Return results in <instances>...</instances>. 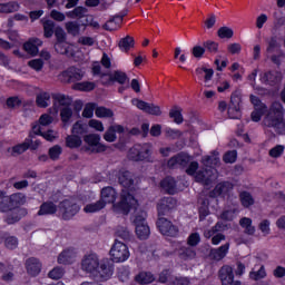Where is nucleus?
<instances>
[{"label": "nucleus", "mask_w": 285, "mask_h": 285, "mask_svg": "<svg viewBox=\"0 0 285 285\" xmlns=\"http://www.w3.org/2000/svg\"><path fill=\"white\" fill-rule=\"evenodd\" d=\"M136 179L135 174L128 170L122 169L118 171V184H120L124 189L120 196V202L117 205H114V207H116L117 210H120L122 215H128L132 208H137V199L130 194L135 190Z\"/></svg>", "instance_id": "obj_1"}, {"label": "nucleus", "mask_w": 285, "mask_h": 285, "mask_svg": "<svg viewBox=\"0 0 285 285\" xmlns=\"http://www.w3.org/2000/svg\"><path fill=\"white\" fill-rule=\"evenodd\" d=\"M264 126L273 128L277 135L285 134L284 106L281 102H273L268 114L263 119Z\"/></svg>", "instance_id": "obj_2"}, {"label": "nucleus", "mask_w": 285, "mask_h": 285, "mask_svg": "<svg viewBox=\"0 0 285 285\" xmlns=\"http://www.w3.org/2000/svg\"><path fill=\"white\" fill-rule=\"evenodd\" d=\"M58 210L61 219L68 222L81 210V207L77 204L76 199L68 198L59 203Z\"/></svg>", "instance_id": "obj_3"}, {"label": "nucleus", "mask_w": 285, "mask_h": 285, "mask_svg": "<svg viewBox=\"0 0 285 285\" xmlns=\"http://www.w3.org/2000/svg\"><path fill=\"white\" fill-rule=\"evenodd\" d=\"M153 147L149 144L135 145L129 149L128 158L131 161H150Z\"/></svg>", "instance_id": "obj_4"}, {"label": "nucleus", "mask_w": 285, "mask_h": 285, "mask_svg": "<svg viewBox=\"0 0 285 285\" xmlns=\"http://www.w3.org/2000/svg\"><path fill=\"white\" fill-rule=\"evenodd\" d=\"M115 273V264L110 258H102L98 263V267L96 269V274L94 277L98 279V282H108L112 274Z\"/></svg>", "instance_id": "obj_5"}, {"label": "nucleus", "mask_w": 285, "mask_h": 285, "mask_svg": "<svg viewBox=\"0 0 285 285\" xmlns=\"http://www.w3.org/2000/svg\"><path fill=\"white\" fill-rule=\"evenodd\" d=\"M110 256L111 261L116 264L127 262V259L130 257V250H128V245L121 243V240L119 239H116L115 244L110 249Z\"/></svg>", "instance_id": "obj_6"}, {"label": "nucleus", "mask_w": 285, "mask_h": 285, "mask_svg": "<svg viewBox=\"0 0 285 285\" xmlns=\"http://www.w3.org/2000/svg\"><path fill=\"white\" fill-rule=\"evenodd\" d=\"M171 246L174 248V252H176L177 256L179 257V259H183L184 262H188L197 257V252L189 245H184V243L181 242H174Z\"/></svg>", "instance_id": "obj_7"}, {"label": "nucleus", "mask_w": 285, "mask_h": 285, "mask_svg": "<svg viewBox=\"0 0 285 285\" xmlns=\"http://www.w3.org/2000/svg\"><path fill=\"white\" fill-rule=\"evenodd\" d=\"M156 224L161 235H166L167 237H177L179 235V228L164 216H158Z\"/></svg>", "instance_id": "obj_8"}, {"label": "nucleus", "mask_w": 285, "mask_h": 285, "mask_svg": "<svg viewBox=\"0 0 285 285\" xmlns=\"http://www.w3.org/2000/svg\"><path fill=\"white\" fill-rule=\"evenodd\" d=\"M58 77L62 83H75L83 79V71L77 67H69L67 70L62 71Z\"/></svg>", "instance_id": "obj_9"}, {"label": "nucleus", "mask_w": 285, "mask_h": 285, "mask_svg": "<svg viewBox=\"0 0 285 285\" xmlns=\"http://www.w3.org/2000/svg\"><path fill=\"white\" fill-rule=\"evenodd\" d=\"M218 277L222 285H242L240 281H235V272L230 265H224L218 271Z\"/></svg>", "instance_id": "obj_10"}, {"label": "nucleus", "mask_w": 285, "mask_h": 285, "mask_svg": "<svg viewBox=\"0 0 285 285\" xmlns=\"http://www.w3.org/2000/svg\"><path fill=\"white\" fill-rule=\"evenodd\" d=\"M175 208H177V199L173 198V196L163 197L157 203L158 217L168 215V213L175 210Z\"/></svg>", "instance_id": "obj_11"}, {"label": "nucleus", "mask_w": 285, "mask_h": 285, "mask_svg": "<svg viewBox=\"0 0 285 285\" xmlns=\"http://www.w3.org/2000/svg\"><path fill=\"white\" fill-rule=\"evenodd\" d=\"M283 79H284V73H282V71H278L275 69L268 70V71L264 72L263 75H261V81L265 86H279V83H282Z\"/></svg>", "instance_id": "obj_12"}, {"label": "nucleus", "mask_w": 285, "mask_h": 285, "mask_svg": "<svg viewBox=\"0 0 285 285\" xmlns=\"http://www.w3.org/2000/svg\"><path fill=\"white\" fill-rule=\"evenodd\" d=\"M6 213L7 215L4 216V223L8 224L9 226H12V224L21 222V218L28 215V210L21 207H12Z\"/></svg>", "instance_id": "obj_13"}, {"label": "nucleus", "mask_w": 285, "mask_h": 285, "mask_svg": "<svg viewBox=\"0 0 285 285\" xmlns=\"http://www.w3.org/2000/svg\"><path fill=\"white\" fill-rule=\"evenodd\" d=\"M240 105H242V94L236 90L230 96V104L228 107V115L230 119H239Z\"/></svg>", "instance_id": "obj_14"}, {"label": "nucleus", "mask_w": 285, "mask_h": 285, "mask_svg": "<svg viewBox=\"0 0 285 285\" xmlns=\"http://www.w3.org/2000/svg\"><path fill=\"white\" fill-rule=\"evenodd\" d=\"M99 256L96 254L85 256L81 263L82 271L95 276L97 268L99 267Z\"/></svg>", "instance_id": "obj_15"}, {"label": "nucleus", "mask_w": 285, "mask_h": 285, "mask_svg": "<svg viewBox=\"0 0 285 285\" xmlns=\"http://www.w3.org/2000/svg\"><path fill=\"white\" fill-rule=\"evenodd\" d=\"M190 164V156L186 153H179L176 156L171 157L167 161V167L175 169V168H186Z\"/></svg>", "instance_id": "obj_16"}, {"label": "nucleus", "mask_w": 285, "mask_h": 285, "mask_svg": "<svg viewBox=\"0 0 285 285\" xmlns=\"http://www.w3.org/2000/svg\"><path fill=\"white\" fill-rule=\"evenodd\" d=\"M131 104L134 106H137L139 110H142L144 112H147L148 115H155L156 117H159L161 115V108L159 106H156L154 104H148L140 99H132Z\"/></svg>", "instance_id": "obj_17"}, {"label": "nucleus", "mask_w": 285, "mask_h": 285, "mask_svg": "<svg viewBox=\"0 0 285 285\" xmlns=\"http://www.w3.org/2000/svg\"><path fill=\"white\" fill-rule=\"evenodd\" d=\"M234 187L230 181L218 183L214 190L209 193V197H226V195H230Z\"/></svg>", "instance_id": "obj_18"}, {"label": "nucleus", "mask_w": 285, "mask_h": 285, "mask_svg": "<svg viewBox=\"0 0 285 285\" xmlns=\"http://www.w3.org/2000/svg\"><path fill=\"white\" fill-rule=\"evenodd\" d=\"M85 144L95 147L96 153H106V145L99 142L101 141V136L99 134H89L83 137Z\"/></svg>", "instance_id": "obj_19"}, {"label": "nucleus", "mask_w": 285, "mask_h": 285, "mask_svg": "<svg viewBox=\"0 0 285 285\" xmlns=\"http://www.w3.org/2000/svg\"><path fill=\"white\" fill-rule=\"evenodd\" d=\"M230 248V243H226L218 248H212L209 250V259L214 262H222L226 255H228V250Z\"/></svg>", "instance_id": "obj_20"}, {"label": "nucleus", "mask_w": 285, "mask_h": 285, "mask_svg": "<svg viewBox=\"0 0 285 285\" xmlns=\"http://www.w3.org/2000/svg\"><path fill=\"white\" fill-rule=\"evenodd\" d=\"M215 169H204L198 170L196 173L195 179L198 184H203V186H210L215 177L213 176Z\"/></svg>", "instance_id": "obj_21"}, {"label": "nucleus", "mask_w": 285, "mask_h": 285, "mask_svg": "<svg viewBox=\"0 0 285 285\" xmlns=\"http://www.w3.org/2000/svg\"><path fill=\"white\" fill-rule=\"evenodd\" d=\"M125 128L121 125H111L108 127L106 132L104 134L105 141H108L109 144H112L114 141H117V132L118 135L124 134Z\"/></svg>", "instance_id": "obj_22"}, {"label": "nucleus", "mask_w": 285, "mask_h": 285, "mask_svg": "<svg viewBox=\"0 0 285 285\" xmlns=\"http://www.w3.org/2000/svg\"><path fill=\"white\" fill-rule=\"evenodd\" d=\"M39 46H43V41L39 38H30L27 42L23 43V50L31 55L32 57H37L39 55Z\"/></svg>", "instance_id": "obj_23"}, {"label": "nucleus", "mask_w": 285, "mask_h": 285, "mask_svg": "<svg viewBox=\"0 0 285 285\" xmlns=\"http://www.w3.org/2000/svg\"><path fill=\"white\" fill-rule=\"evenodd\" d=\"M59 210V206L55 204L52 200H47L40 205V208L38 210V216H50V215H57V212Z\"/></svg>", "instance_id": "obj_24"}, {"label": "nucleus", "mask_w": 285, "mask_h": 285, "mask_svg": "<svg viewBox=\"0 0 285 285\" xmlns=\"http://www.w3.org/2000/svg\"><path fill=\"white\" fill-rule=\"evenodd\" d=\"M100 195V200L104 202V206H106V204H115V202H117V190L112 187H104Z\"/></svg>", "instance_id": "obj_25"}, {"label": "nucleus", "mask_w": 285, "mask_h": 285, "mask_svg": "<svg viewBox=\"0 0 285 285\" xmlns=\"http://www.w3.org/2000/svg\"><path fill=\"white\" fill-rule=\"evenodd\" d=\"M128 14V12L122 11L120 14H116L110 18L104 26V30L112 32V30H117V27L124 21V18Z\"/></svg>", "instance_id": "obj_26"}, {"label": "nucleus", "mask_w": 285, "mask_h": 285, "mask_svg": "<svg viewBox=\"0 0 285 285\" xmlns=\"http://www.w3.org/2000/svg\"><path fill=\"white\" fill-rule=\"evenodd\" d=\"M26 268L29 275L37 277V275L41 273V263L35 257L28 258L26 262Z\"/></svg>", "instance_id": "obj_27"}, {"label": "nucleus", "mask_w": 285, "mask_h": 285, "mask_svg": "<svg viewBox=\"0 0 285 285\" xmlns=\"http://www.w3.org/2000/svg\"><path fill=\"white\" fill-rule=\"evenodd\" d=\"M220 163L219 151L213 150L210 155L203 156L202 164L206 166V168H213L214 166H218Z\"/></svg>", "instance_id": "obj_28"}, {"label": "nucleus", "mask_w": 285, "mask_h": 285, "mask_svg": "<svg viewBox=\"0 0 285 285\" xmlns=\"http://www.w3.org/2000/svg\"><path fill=\"white\" fill-rule=\"evenodd\" d=\"M77 257V253H75V249H65L61 254L58 256V264H72L75 263V259Z\"/></svg>", "instance_id": "obj_29"}, {"label": "nucleus", "mask_w": 285, "mask_h": 285, "mask_svg": "<svg viewBox=\"0 0 285 285\" xmlns=\"http://www.w3.org/2000/svg\"><path fill=\"white\" fill-rule=\"evenodd\" d=\"M55 50L58 55H66V57H75V50L67 41L56 42Z\"/></svg>", "instance_id": "obj_30"}, {"label": "nucleus", "mask_w": 285, "mask_h": 285, "mask_svg": "<svg viewBox=\"0 0 285 285\" xmlns=\"http://www.w3.org/2000/svg\"><path fill=\"white\" fill-rule=\"evenodd\" d=\"M160 186L168 195H175L177 193V183L173 177H166L161 180Z\"/></svg>", "instance_id": "obj_31"}, {"label": "nucleus", "mask_w": 285, "mask_h": 285, "mask_svg": "<svg viewBox=\"0 0 285 285\" xmlns=\"http://www.w3.org/2000/svg\"><path fill=\"white\" fill-rule=\"evenodd\" d=\"M137 284L146 285L155 282V275L150 272H140L135 276Z\"/></svg>", "instance_id": "obj_32"}, {"label": "nucleus", "mask_w": 285, "mask_h": 285, "mask_svg": "<svg viewBox=\"0 0 285 285\" xmlns=\"http://www.w3.org/2000/svg\"><path fill=\"white\" fill-rule=\"evenodd\" d=\"M240 228H244L245 235H255V226H253V219L248 217H243L239 220Z\"/></svg>", "instance_id": "obj_33"}, {"label": "nucleus", "mask_w": 285, "mask_h": 285, "mask_svg": "<svg viewBox=\"0 0 285 285\" xmlns=\"http://www.w3.org/2000/svg\"><path fill=\"white\" fill-rule=\"evenodd\" d=\"M51 97L55 104H59V106H65V108H69V106L72 105V98L63 94H52Z\"/></svg>", "instance_id": "obj_34"}, {"label": "nucleus", "mask_w": 285, "mask_h": 285, "mask_svg": "<svg viewBox=\"0 0 285 285\" xmlns=\"http://www.w3.org/2000/svg\"><path fill=\"white\" fill-rule=\"evenodd\" d=\"M19 2L17 1H11L7 3H0V12L4 14H10L12 12H19Z\"/></svg>", "instance_id": "obj_35"}, {"label": "nucleus", "mask_w": 285, "mask_h": 285, "mask_svg": "<svg viewBox=\"0 0 285 285\" xmlns=\"http://www.w3.org/2000/svg\"><path fill=\"white\" fill-rule=\"evenodd\" d=\"M9 202L11 204V208H20V206L26 204V196L21 193H17L9 196Z\"/></svg>", "instance_id": "obj_36"}, {"label": "nucleus", "mask_w": 285, "mask_h": 285, "mask_svg": "<svg viewBox=\"0 0 285 285\" xmlns=\"http://www.w3.org/2000/svg\"><path fill=\"white\" fill-rule=\"evenodd\" d=\"M109 81H116L117 83H120V86H124V83L128 81V75L121 70H116L109 75Z\"/></svg>", "instance_id": "obj_37"}, {"label": "nucleus", "mask_w": 285, "mask_h": 285, "mask_svg": "<svg viewBox=\"0 0 285 285\" xmlns=\"http://www.w3.org/2000/svg\"><path fill=\"white\" fill-rule=\"evenodd\" d=\"M10 208H12L10 196L6 195V191L0 190V213H8Z\"/></svg>", "instance_id": "obj_38"}, {"label": "nucleus", "mask_w": 285, "mask_h": 285, "mask_svg": "<svg viewBox=\"0 0 285 285\" xmlns=\"http://www.w3.org/2000/svg\"><path fill=\"white\" fill-rule=\"evenodd\" d=\"M118 46L122 52H128L130 48L135 47V38L126 36L125 38L120 39Z\"/></svg>", "instance_id": "obj_39"}, {"label": "nucleus", "mask_w": 285, "mask_h": 285, "mask_svg": "<svg viewBox=\"0 0 285 285\" xmlns=\"http://www.w3.org/2000/svg\"><path fill=\"white\" fill-rule=\"evenodd\" d=\"M4 246L9 250H14L19 246V238L17 236H10L9 234H3Z\"/></svg>", "instance_id": "obj_40"}, {"label": "nucleus", "mask_w": 285, "mask_h": 285, "mask_svg": "<svg viewBox=\"0 0 285 285\" xmlns=\"http://www.w3.org/2000/svg\"><path fill=\"white\" fill-rule=\"evenodd\" d=\"M88 14V9L86 7H76L72 11L67 13L70 19H83Z\"/></svg>", "instance_id": "obj_41"}, {"label": "nucleus", "mask_w": 285, "mask_h": 285, "mask_svg": "<svg viewBox=\"0 0 285 285\" xmlns=\"http://www.w3.org/2000/svg\"><path fill=\"white\" fill-rule=\"evenodd\" d=\"M136 235L140 239H148L150 237V227L148 223L136 226Z\"/></svg>", "instance_id": "obj_42"}, {"label": "nucleus", "mask_w": 285, "mask_h": 285, "mask_svg": "<svg viewBox=\"0 0 285 285\" xmlns=\"http://www.w3.org/2000/svg\"><path fill=\"white\" fill-rule=\"evenodd\" d=\"M39 108H48L50 106V95L48 92H40L36 98Z\"/></svg>", "instance_id": "obj_43"}, {"label": "nucleus", "mask_w": 285, "mask_h": 285, "mask_svg": "<svg viewBox=\"0 0 285 285\" xmlns=\"http://www.w3.org/2000/svg\"><path fill=\"white\" fill-rule=\"evenodd\" d=\"M239 199L244 208H250V206L255 204V198H253V195L248 191H242L239 194Z\"/></svg>", "instance_id": "obj_44"}, {"label": "nucleus", "mask_w": 285, "mask_h": 285, "mask_svg": "<svg viewBox=\"0 0 285 285\" xmlns=\"http://www.w3.org/2000/svg\"><path fill=\"white\" fill-rule=\"evenodd\" d=\"M82 144L81 137L72 134L66 137L67 148H79Z\"/></svg>", "instance_id": "obj_45"}, {"label": "nucleus", "mask_w": 285, "mask_h": 285, "mask_svg": "<svg viewBox=\"0 0 285 285\" xmlns=\"http://www.w3.org/2000/svg\"><path fill=\"white\" fill-rule=\"evenodd\" d=\"M169 117L170 119L174 120L175 124H184V116L181 115V108L175 106L173 109L169 111Z\"/></svg>", "instance_id": "obj_46"}, {"label": "nucleus", "mask_w": 285, "mask_h": 285, "mask_svg": "<svg viewBox=\"0 0 285 285\" xmlns=\"http://www.w3.org/2000/svg\"><path fill=\"white\" fill-rule=\"evenodd\" d=\"M106 208V205H104V202L100 199L96 203H91L85 206L83 210L86 213H99V210H104Z\"/></svg>", "instance_id": "obj_47"}, {"label": "nucleus", "mask_w": 285, "mask_h": 285, "mask_svg": "<svg viewBox=\"0 0 285 285\" xmlns=\"http://www.w3.org/2000/svg\"><path fill=\"white\" fill-rule=\"evenodd\" d=\"M95 114L99 119L115 117V112L106 107H97Z\"/></svg>", "instance_id": "obj_48"}, {"label": "nucleus", "mask_w": 285, "mask_h": 285, "mask_svg": "<svg viewBox=\"0 0 285 285\" xmlns=\"http://www.w3.org/2000/svg\"><path fill=\"white\" fill-rule=\"evenodd\" d=\"M55 21L47 20L43 22V35L46 39H50L55 35Z\"/></svg>", "instance_id": "obj_49"}, {"label": "nucleus", "mask_w": 285, "mask_h": 285, "mask_svg": "<svg viewBox=\"0 0 285 285\" xmlns=\"http://www.w3.org/2000/svg\"><path fill=\"white\" fill-rule=\"evenodd\" d=\"M60 117H61L62 124H65V126H68V124H70V119H72V108L63 107L60 110Z\"/></svg>", "instance_id": "obj_50"}, {"label": "nucleus", "mask_w": 285, "mask_h": 285, "mask_svg": "<svg viewBox=\"0 0 285 285\" xmlns=\"http://www.w3.org/2000/svg\"><path fill=\"white\" fill-rule=\"evenodd\" d=\"M264 277H266V268L264 265H262L258 271H252L249 273V278L254 282H259V279H264Z\"/></svg>", "instance_id": "obj_51"}, {"label": "nucleus", "mask_w": 285, "mask_h": 285, "mask_svg": "<svg viewBox=\"0 0 285 285\" xmlns=\"http://www.w3.org/2000/svg\"><path fill=\"white\" fill-rule=\"evenodd\" d=\"M205 72V83H208L210 81V79H213V75H215V71L213 69H208L206 67L203 68H197L196 69V75H198V77H202V75H204Z\"/></svg>", "instance_id": "obj_52"}, {"label": "nucleus", "mask_w": 285, "mask_h": 285, "mask_svg": "<svg viewBox=\"0 0 285 285\" xmlns=\"http://www.w3.org/2000/svg\"><path fill=\"white\" fill-rule=\"evenodd\" d=\"M235 32L229 27H220L217 31L219 39H233Z\"/></svg>", "instance_id": "obj_53"}, {"label": "nucleus", "mask_w": 285, "mask_h": 285, "mask_svg": "<svg viewBox=\"0 0 285 285\" xmlns=\"http://www.w3.org/2000/svg\"><path fill=\"white\" fill-rule=\"evenodd\" d=\"M116 237L122 239L124 242H130V230L127 227H118L116 230Z\"/></svg>", "instance_id": "obj_54"}, {"label": "nucleus", "mask_w": 285, "mask_h": 285, "mask_svg": "<svg viewBox=\"0 0 285 285\" xmlns=\"http://www.w3.org/2000/svg\"><path fill=\"white\" fill-rule=\"evenodd\" d=\"M66 30L68 35H72V37H78L80 32V24L77 22H67Z\"/></svg>", "instance_id": "obj_55"}, {"label": "nucleus", "mask_w": 285, "mask_h": 285, "mask_svg": "<svg viewBox=\"0 0 285 285\" xmlns=\"http://www.w3.org/2000/svg\"><path fill=\"white\" fill-rule=\"evenodd\" d=\"M173 275L170 273V269H164L160 274H159V278H158V282L160 284H166V283H169L171 285L173 283Z\"/></svg>", "instance_id": "obj_56"}, {"label": "nucleus", "mask_w": 285, "mask_h": 285, "mask_svg": "<svg viewBox=\"0 0 285 285\" xmlns=\"http://www.w3.org/2000/svg\"><path fill=\"white\" fill-rule=\"evenodd\" d=\"M63 153V149L61 146L56 145L49 149V157L52 159V161H57L59 157H61V154Z\"/></svg>", "instance_id": "obj_57"}, {"label": "nucleus", "mask_w": 285, "mask_h": 285, "mask_svg": "<svg viewBox=\"0 0 285 285\" xmlns=\"http://www.w3.org/2000/svg\"><path fill=\"white\" fill-rule=\"evenodd\" d=\"M268 112V108H256L254 109V112H252V121H262V117Z\"/></svg>", "instance_id": "obj_58"}, {"label": "nucleus", "mask_w": 285, "mask_h": 285, "mask_svg": "<svg viewBox=\"0 0 285 285\" xmlns=\"http://www.w3.org/2000/svg\"><path fill=\"white\" fill-rule=\"evenodd\" d=\"M63 275H66V269L62 267H55L49 272L48 277H50V279H61Z\"/></svg>", "instance_id": "obj_59"}, {"label": "nucleus", "mask_w": 285, "mask_h": 285, "mask_svg": "<svg viewBox=\"0 0 285 285\" xmlns=\"http://www.w3.org/2000/svg\"><path fill=\"white\" fill-rule=\"evenodd\" d=\"M76 90H82L85 92H90V90H95V82H78L75 85Z\"/></svg>", "instance_id": "obj_60"}, {"label": "nucleus", "mask_w": 285, "mask_h": 285, "mask_svg": "<svg viewBox=\"0 0 285 285\" xmlns=\"http://www.w3.org/2000/svg\"><path fill=\"white\" fill-rule=\"evenodd\" d=\"M202 242V236L199 233H191L187 238V246L195 248Z\"/></svg>", "instance_id": "obj_61"}, {"label": "nucleus", "mask_w": 285, "mask_h": 285, "mask_svg": "<svg viewBox=\"0 0 285 285\" xmlns=\"http://www.w3.org/2000/svg\"><path fill=\"white\" fill-rule=\"evenodd\" d=\"M29 148H30V141H26V142H22L20 145L12 147V154L13 155H23V153H26V150H28Z\"/></svg>", "instance_id": "obj_62"}, {"label": "nucleus", "mask_w": 285, "mask_h": 285, "mask_svg": "<svg viewBox=\"0 0 285 285\" xmlns=\"http://www.w3.org/2000/svg\"><path fill=\"white\" fill-rule=\"evenodd\" d=\"M223 160L225 164H235V161H237V150L227 151L224 155Z\"/></svg>", "instance_id": "obj_63"}, {"label": "nucleus", "mask_w": 285, "mask_h": 285, "mask_svg": "<svg viewBox=\"0 0 285 285\" xmlns=\"http://www.w3.org/2000/svg\"><path fill=\"white\" fill-rule=\"evenodd\" d=\"M72 135H86V132H88V129H86V125H81L79 121H77L73 126H72V130H71Z\"/></svg>", "instance_id": "obj_64"}]
</instances>
